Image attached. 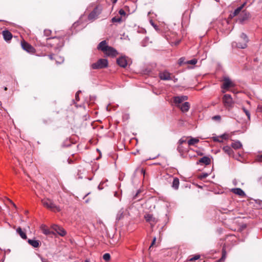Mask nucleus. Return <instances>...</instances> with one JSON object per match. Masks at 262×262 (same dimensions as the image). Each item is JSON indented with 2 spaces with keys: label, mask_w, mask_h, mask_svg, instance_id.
<instances>
[{
  "label": "nucleus",
  "mask_w": 262,
  "mask_h": 262,
  "mask_svg": "<svg viewBox=\"0 0 262 262\" xmlns=\"http://www.w3.org/2000/svg\"><path fill=\"white\" fill-rule=\"evenodd\" d=\"M208 174L207 173H202L201 175H200L199 176V178L202 179L206 178L207 177H208Z\"/></svg>",
  "instance_id": "40"
},
{
  "label": "nucleus",
  "mask_w": 262,
  "mask_h": 262,
  "mask_svg": "<svg viewBox=\"0 0 262 262\" xmlns=\"http://www.w3.org/2000/svg\"><path fill=\"white\" fill-rule=\"evenodd\" d=\"M179 180L177 178H175L173 180L172 187L173 189L177 190L179 188Z\"/></svg>",
  "instance_id": "23"
},
{
  "label": "nucleus",
  "mask_w": 262,
  "mask_h": 262,
  "mask_svg": "<svg viewBox=\"0 0 262 262\" xmlns=\"http://www.w3.org/2000/svg\"><path fill=\"white\" fill-rule=\"evenodd\" d=\"M242 110H243V112L245 113L246 116H247L248 119L249 120H250V113L249 111L248 110H247V108H246V107L244 106L242 107Z\"/></svg>",
  "instance_id": "30"
},
{
  "label": "nucleus",
  "mask_w": 262,
  "mask_h": 262,
  "mask_svg": "<svg viewBox=\"0 0 262 262\" xmlns=\"http://www.w3.org/2000/svg\"><path fill=\"white\" fill-rule=\"evenodd\" d=\"M108 61L106 59H100L96 62L91 64V68L93 69H100L107 67Z\"/></svg>",
  "instance_id": "2"
},
{
  "label": "nucleus",
  "mask_w": 262,
  "mask_h": 262,
  "mask_svg": "<svg viewBox=\"0 0 262 262\" xmlns=\"http://www.w3.org/2000/svg\"><path fill=\"white\" fill-rule=\"evenodd\" d=\"M51 31L50 30H49V29H45L44 30V35L47 36V37H49L51 34Z\"/></svg>",
  "instance_id": "35"
},
{
  "label": "nucleus",
  "mask_w": 262,
  "mask_h": 262,
  "mask_svg": "<svg viewBox=\"0 0 262 262\" xmlns=\"http://www.w3.org/2000/svg\"><path fill=\"white\" fill-rule=\"evenodd\" d=\"M108 47L109 46L107 45L106 41L105 40H103L99 43L97 49L102 51L104 53Z\"/></svg>",
  "instance_id": "12"
},
{
  "label": "nucleus",
  "mask_w": 262,
  "mask_h": 262,
  "mask_svg": "<svg viewBox=\"0 0 262 262\" xmlns=\"http://www.w3.org/2000/svg\"><path fill=\"white\" fill-rule=\"evenodd\" d=\"M57 63H61L64 61V58L62 57L56 56L55 58Z\"/></svg>",
  "instance_id": "29"
},
{
  "label": "nucleus",
  "mask_w": 262,
  "mask_h": 262,
  "mask_svg": "<svg viewBox=\"0 0 262 262\" xmlns=\"http://www.w3.org/2000/svg\"><path fill=\"white\" fill-rule=\"evenodd\" d=\"M247 104H250V102H249V101H247Z\"/></svg>",
  "instance_id": "53"
},
{
  "label": "nucleus",
  "mask_w": 262,
  "mask_h": 262,
  "mask_svg": "<svg viewBox=\"0 0 262 262\" xmlns=\"http://www.w3.org/2000/svg\"><path fill=\"white\" fill-rule=\"evenodd\" d=\"M200 256L199 255H195V256H193L191 258H190L189 260L190 261H194L196 260H198L200 258Z\"/></svg>",
  "instance_id": "37"
},
{
  "label": "nucleus",
  "mask_w": 262,
  "mask_h": 262,
  "mask_svg": "<svg viewBox=\"0 0 262 262\" xmlns=\"http://www.w3.org/2000/svg\"><path fill=\"white\" fill-rule=\"evenodd\" d=\"M16 232L19 234L20 236L23 239H27V237L26 233L22 230V229L20 227H18L16 229Z\"/></svg>",
  "instance_id": "24"
},
{
  "label": "nucleus",
  "mask_w": 262,
  "mask_h": 262,
  "mask_svg": "<svg viewBox=\"0 0 262 262\" xmlns=\"http://www.w3.org/2000/svg\"><path fill=\"white\" fill-rule=\"evenodd\" d=\"M146 222H148L151 226H154L158 222V219L154 217L152 214L147 213L144 215Z\"/></svg>",
  "instance_id": "5"
},
{
  "label": "nucleus",
  "mask_w": 262,
  "mask_h": 262,
  "mask_svg": "<svg viewBox=\"0 0 262 262\" xmlns=\"http://www.w3.org/2000/svg\"><path fill=\"white\" fill-rule=\"evenodd\" d=\"M124 212L125 210L123 208L121 209L117 214L116 220L118 221L121 220L124 216Z\"/></svg>",
  "instance_id": "22"
},
{
  "label": "nucleus",
  "mask_w": 262,
  "mask_h": 262,
  "mask_svg": "<svg viewBox=\"0 0 262 262\" xmlns=\"http://www.w3.org/2000/svg\"><path fill=\"white\" fill-rule=\"evenodd\" d=\"M188 97L186 96H176L174 97L173 101L176 105L178 107L180 106V104L185 100H187Z\"/></svg>",
  "instance_id": "6"
},
{
  "label": "nucleus",
  "mask_w": 262,
  "mask_h": 262,
  "mask_svg": "<svg viewBox=\"0 0 262 262\" xmlns=\"http://www.w3.org/2000/svg\"><path fill=\"white\" fill-rule=\"evenodd\" d=\"M240 38L243 40L242 42H237L233 41L231 46L232 48H237L240 49H245L247 47V43L249 41L248 36L244 33L241 34Z\"/></svg>",
  "instance_id": "1"
},
{
  "label": "nucleus",
  "mask_w": 262,
  "mask_h": 262,
  "mask_svg": "<svg viewBox=\"0 0 262 262\" xmlns=\"http://www.w3.org/2000/svg\"><path fill=\"white\" fill-rule=\"evenodd\" d=\"M234 86V84L229 78H225L224 82L222 88L224 89H228L230 87Z\"/></svg>",
  "instance_id": "9"
},
{
  "label": "nucleus",
  "mask_w": 262,
  "mask_h": 262,
  "mask_svg": "<svg viewBox=\"0 0 262 262\" xmlns=\"http://www.w3.org/2000/svg\"><path fill=\"white\" fill-rule=\"evenodd\" d=\"M156 237H155L154 238V239H153V241H152V243H151V245H150V247H151V246H152L155 244V242H156Z\"/></svg>",
  "instance_id": "45"
},
{
  "label": "nucleus",
  "mask_w": 262,
  "mask_h": 262,
  "mask_svg": "<svg viewBox=\"0 0 262 262\" xmlns=\"http://www.w3.org/2000/svg\"><path fill=\"white\" fill-rule=\"evenodd\" d=\"M53 43H57V46L56 47V48L58 49L59 48H61L63 46V41L62 39H60L58 38H53Z\"/></svg>",
  "instance_id": "19"
},
{
  "label": "nucleus",
  "mask_w": 262,
  "mask_h": 262,
  "mask_svg": "<svg viewBox=\"0 0 262 262\" xmlns=\"http://www.w3.org/2000/svg\"><path fill=\"white\" fill-rule=\"evenodd\" d=\"M250 16V13L246 11H243L242 15L240 16L239 21L242 23L247 20Z\"/></svg>",
  "instance_id": "17"
},
{
  "label": "nucleus",
  "mask_w": 262,
  "mask_h": 262,
  "mask_svg": "<svg viewBox=\"0 0 262 262\" xmlns=\"http://www.w3.org/2000/svg\"><path fill=\"white\" fill-rule=\"evenodd\" d=\"M81 91H78L77 92V93L75 95V98H76V99L77 100V101L79 100V96H78V94Z\"/></svg>",
  "instance_id": "44"
},
{
  "label": "nucleus",
  "mask_w": 262,
  "mask_h": 262,
  "mask_svg": "<svg viewBox=\"0 0 262 262\" xmlns=\"http://www.w3.org/2000/svg\"><path fill=\"white\" fill-rule=\"evenodd\" d=\"M199 142V140L196 138H191L187 141V143L188 145L191 146L194 145L195 144L198 143Z\"/></svg>",
  "instance_id": "21"
},
{
  "label": "nucleus",
  "mask_w": 262,
  "mask_h": 262,
  "mask_svg": "<svg viewBox=\"0 0 262 262\" xmlns=\"http://www.w3.org/2000/svg\"><path fill=\"white\" fill-rule=\"evenodd\" d=\"M48 208L53 211H59L60 210V208L56 205L53 202H51Z\"/></svg>",
  "instance_id": "25"
},
{
  "label": "nucleus",
  "mask_w": 262,
  "mask_h": 262,
  "mask_svg": "<svg viewBox=\"0 0 262 262\" xmlns=\"http://www.w3.org/2000/svg\"><path fill=\"white\" fill-rule=\"evenodd\" d=\"M150 24L154 27V28L156 30H158V26L154 23V22H153V21L152 20H150Z\"/></svg>",
  "instance_id": "41"
},
{
  "label": "nucleus",
  "mask_w": 262,
  "mask_h": 262,
  "mask_svg": "<svg viewBox=\"0 0 262 262\" xmlns=\"http://www.w3.org/2000/svg\"><path fill=\"white\" fill-rule=\"evenodd\" d=\"M117 0H112V2L114 4L116 3L117 2Z\"/></svg>",
  "instance_id": "50"
},
{
  "label": "nucleus",
  "mask_w": 262,
  "mask_h": 262,
  "mask_svg": "<svg viewBox=\"0 0 262 262\" xmlns=\"http://www.w3.org/2000/svg\"><path fill=\"white\" fill-rule=\"evenodd\" d=\"M159 77L163 80H169L171 79L170 73L167 71L160 72L159 73Z\"/></svg>",
  "instance_id": "8"
},
{
  "label": "nucleus",
  "mask_w": 262,
  "mask_h": 262,
  "mask_svg": "<svg viewBox=\"0 0 262 262\" xmlns=\"http://www.w3.org/2000/svg\"><path fill=\"white\" fill-rule=\"evenodd\" d=\"M226 252L225 251V250L224 249H223V251H222V256L221 258L220 259V261L224 260L226 258Z\"/></svg>",
  "instance_id": "36"
},
{
  "label": "nucleus",
  "mask_w": 262,
  "mask_h": 262,
  "mask_svg": "<svg viewBox=\"0 0 262 262\" xmlns=\"http://www.w3.org/2000/svg\"><path fill=\"white\" fill-rule=\"evenodd\" d=\"M242 9L241 6L236 8L233 12V16L237 15L241 11Z\"/></svg>",
  "instance_id": "32"
},
{
  "label": "nucleus",
  "mask_w": 262,
  "mask_h": 262,
  "mask_svg": "<svg viewBox=\"0 0 262 262\" xmlns=\"http://www.w3.org/2000/svg\"><path fill=\"white\" fill-rule=\"evenodd\" d=\"M140 190H138V191L136 192V194L134 196L133 198L134 199H137L138 198V195L140 193Z\"/></svg>",
  "instance_id": "43"
},
{
  "label": "nucleus",
  "mask_w": 262,
  "mask_h": 262,
  "mask_svg": "<svg viewBox=\"0 0 262 262\" xmlns=\"http://www.w3.org/2000/svg\"><path fill=\"white\" fill-rule=\"evenodd\" d=\"M122 21V18L121 17H114L112 18V21L113 23H120Z\"/></svg>",
  "instance_id": "31"
},
{
  "label": "nucleus",
  "mask_w": 262,
  "mask_h": 262,
  "mask_svg": "<svg viewBox=\"0 0 262 262\" xmlns=\"http://www.w3.org/2000/svg\"><path fill=\"white\" fill-rule=\"evenodd\" d=\"M214 141H220V140H217V139H216V138H215V139H214Z\"/></svg>",
  "instance_id": "52"
},
{
  "label": "nucleus",
  "mask_w": 262,
  "mask_h": 262,
  "mask_svg": "<svg viewBox=\"0 0 262 262\" xmlns=\"http://www.w3.org/2000/svg\"><path fill=\"white\" fill-rule=\"evenodd\" d=\"M187 64H195L197 63V60L196 59H193L190 60H188L186 62Z\"/></svg>",
  "instance_id": "33"
},
{
  "label": "nucleus",
  "mask_w": 262,
  "mask_h": 262,
  "mask_svg": "<svg viewBox=\"0 0 262 262\" xmlns=\"http://www.w3.org/2000/svg\"><path fill=\"white\" fill-rule=\"evenodd\" d=\"M247 2H244L241 6V7H242V8H243L245 6H246V5H247Z\"/></svg>",
  "instance_id": "47"
},
{
  "label": "nucleus",
  "mask_w": 262,
  "mask_h": 262,
  "mask_svg": "<svg viewBox=\"0 0 262 262\" xmlns=\"http://www.w3.org/2000/svg\"><path fill=\"white\" fill-rule=\"evenodd\" d=\"M49 57L50 59L51 60H53V55H49Z\"/></svg>",
  "instance_id": "48"
},
{
  "label": "nucleus",
  "mask_w": 262,
  "mask_h": 262,
  "mask_svg": "<svg viewBox=\"0 0 262 262\" xmlns=\"http://www.w3.org/2000/svg\"><path fill=\"white\" fill-rule=\"evenodd\" d=\"M28 243L33 248H38L41 244L40 242L38 240H36L34 239H29L28 240Z\"/></svg>",
  "instance_id": "16"
},
{
  "label": "nucleus",
  "mask_w": 262,
  "mask_h": 262,
  "mask_svg": "<svg viewBox=\"0 0 262 262\" xmlns=\"http://www.w3.org/2000/svg\"><path fill=\"white\" fill-rule=\"evenodd\" d=\"M117 62L118 65L123 68H125L127 64V62L125 57H121L117 59Z\"/></svg>",
  "instance_id": "14"
},
{
  "label": "nucleus",
  "mask_w": 262,
  "mask_h": 262,
  "mask_svg": "<svg viewBox=\"0 0 262 262\" xmlns=\"http://www.w3.org/2000/svg\"><path fill=\"white\" fill-rule=\"evenodd\" d=\"M186 142V140H184L183 139H181L180 140V144H183L184 143H185Z\"/></svg>",
  "instance_id": "46"
},
{
  "label": "nucleus",
  "mask_w": 262,
  "mask_h": 262,
  "mask_svg": "<svg viewBox=\"0 0 262 262\" xmlns=\"http://www.w3.org/2000/svg\"><path fill=\"white\" fill-rule=\"evenodd\" d=\"M12 204H13V205L15 207V205L13 203H12Z\"/></svg>",
  "instance_id": "54"
},
{
  "label": "nucleus",
  "mask_w": 262,
  "mask_h": 262,
  "mask_svg": "<svg viewBox=\"0 0 262 262\" xmlns=\"http://www.w3.org/2000/svg\"><path fill=\"white\" fill-rule=\"evenodd\" d=\"M223 101L226 107L230 108L233 106L234 102L230 95H224L223 98Z\"/></svg>",
  "instance_id": "4"
},
{
  "label": "nucleus",
  "mask_w": 262,
  "mask_h": 262,
  "mask_svg": "<svg viewBox=\"0 0 262 262\" xmlns=\"http://www.w3.org/2000/svg\"><path fill=\"white\" fill-rule=\"evenodd\" d=\"M224 23L227 25L228 24V21L226 20H224Z\"/></svg>",
  "instance_id": "49"
},
{
  "label": "nucleus",
  "mask_w": 262,
  "mask_h": 262,
  "mask_svg": "<svg viewBox=\"0 0 262 262\" xmlns=\"http://www.w3.org/2000/svg\"><path fill=\"white\" fill-rule=\"evenodd\" d=\"M222 92L223 93H225V91H223Z\"/></svg>",
  "instance_id": "55"
},
{
  "label": "nucleus",
  "mask_w": 262,
  "mask_h": 262,
  "mask_svg": "<svg viewBox=\"0 0 262 262\" xmlns=\"http://www.w3.org/2000/svg\"><path fill=\"white\" fill-rule=\"evenodd\" d=\"M53 229L60 235L63 236L66 235V231L61 227L54 225L53 226Z\"/></svg>",
  "instance_id": "11"
},
{
  "label": "nucleus",
  "mask_w": 262,
  "mask_h": 262,
  "mask_svg": "<svg viewBox=\"0 0 262 262\" xmlns=\"http://www.w3.org/2000/svg\"><path fill=\"white\" fill-rule=\"evenodd\" d=\"M212 119L214 120L219 121H220L221 117L220 115H216V116L212 117Z\"/></svg>",
  "instance_id": "38"
},
{
  "label": "nucleus",
  "mask_w": 262,
  "mask_h": 262,
  "mask_svg": "<svg viewBox=\"0 0 262 262\" xmlns=\"http://www.w3.org/2000/svg\"><path fill=\"white\" fill-rule=\"evenodd\" d=\"M43 233L46 235H48L50 234V232L49 229H45L42 231Z\"/></svg>",
  "instance_id": "42"
},
{
  "label": "nucleus",
  "mask_w": 262,
  "mask_h": 262,
  "mask_svg": "<svg viewBox=\"0 0 262 262\" xmlns=\"http://www.w3.org/2000/svg\"><path fill=\"white\" fill-rule=\"evenodd\" d=\"M231 191L235 194H237L240 196H244L246 195L245 192L239 188H233Z\"/></svg>",
  "instance_id": "15"
},
{
  "label": "nucleus",
  "mask_w": 262,
  "mask_h": 262,
  "mask_svg": "<svg viewBox=\"0 0 262 262\" xmlns=\"http://www.w3.org/2000/svg\"><path fill=\"white\" fill-rule=\"evenodd\" d=\"M225 152L228 155L231 156L233 152L232 148L229 146H225L223 148Z\"/></svg>",
  "instance_id": "27"
},
{
  "label": "nucleus",
  "mask_w": 262,
  "mask_h": 262,
  "mask_svg": "<svg viewBox=\"0 0 262 262\" xmlns=\"http://www.w3.org/2000/svg\"><path fill=\"white\" fill-rule=\"evenodd\" d=\"M178 107L180 108L182 112H185L189 110L190 108V104L188 102H185L182 105H180V106Z\"/></svg>",
  "instance_id": "18"
},
{
  "label": "nucleus",
  "mask_w": 262,
  "mask_h": 262,
  "mask_svg": "<svg viewBox=\"0 0 262 262\" xmlns=\"http://www.w3.org/2000/svg\"><path fill=\"white\" fill-rule=\"evenodd\" d=\"M232 147L235 149H239L242 146V144L239 141H236L234 142H233L231 144Z\"/></svg>",
  "instance_id": "26"
},
{
  "label": "nucleus",
  "mask_w": 262,
  "mask_h": 262,
  "mask_svg": "<svg viewBox=\"0 0 262 262\" xmlns=\"http://www.w3.org/2000/svg\"><path fill=\"white\" fill-rule=\"evenodd\" d=\"M119 13L121 16H125L126 15V13H125V11L123 9H120L119 11Z\"/></svg>",
  "instance_id": "39"
},
{
  "label": "nucleus",
  "mask_w": 262,
  "mask_h": 262,
  "mask_svg": "<svg viewBox=\"0 0 262 262\" xmlns=\"http://www.w3.org/2000/svg\"><path fill=\"white\" fill-rule=\"evenodd\" d=\"M2 105V103L0 102V105Z\"/></svg>",
  "instance_id": "57"
},
{
  "label": "nucleus",
  "mask_w": 262,
  "mask_h": 262,
  "mask_svg": "<svg viewBox=\"0 0 262 262\" xmlns=\"http://www.w3.org/2000/svg\"><path fill=\"white\" fill-rule=\"evenodd\" d=\"M107 56L115 57L118 54L117 51L113 47L109 46L104 52Z\"/></svg>",
  "instance_id": "7"
},
{
  "label": "nucleus",
  "mask_w": 262,
  "mask_h": 262,
  "mask_svg": "<svg viewBox=\"0 0 262 262\" xmlns=\"http://www.w3.org/2000/svg\"><path fill=\"white\" fill-rule=\"evenodd\" d=\"M41 202H42V205L45 207L48 208L52 201L49 199H43V200H42Z\"/></svg>",
  "instance_id": "28"
},
{
  "label": "nucleus",
  "mask_w": 262,
  "mask_h": 262,
  "mask_svg": "<svg viewBox=\"0 0 262 262\" xmlns=\"http://www.w3.org/2000/svg\"><path fill=\"white\" fill-rule=\"evenodd\" d=\"M260 158L262 160V155L260 156Z\"/></svg>",
  "instance_id": "56"
},
{
  "label": "nucleus",
  "mask_w": 262,
  "mask_h": 262,
  "mask_svg": "<svg viewBox=\"0 0 262 262\" xmlns=\"http://www.w3.org/2000/svg\"><path fill=\"white\" fill-rule=\"evenodd\" d=\"M210 159L206 156L201 158L199 161V163H202L205 164V165H209L210 163Z\"/></svg>",
  "instance_id": "20"
},
{
  "label": "nucleus",
  "mask_w": 262,
  "mask_h": 262,
  "mask_svg": "<svg viewBox=\"0 0 262 262\" xmlns=\"http://www.w3.org/2000/svg\"><path fill=\"white\" fill-rule=\"evenodd\" d=\"M21 45L22 48L29 53H32L34 51V49L30 45L26 42H22Z\"/></svg>",
  "instance_id": "10"
},
{
  "label": "nucleus",
  "mask_w": 262,
  "mask_h": 262,
  "mask_svg": "<svg viewBox=\"0 0 262 262\" xmlns=\"http://www.w3.org/2000/svg\"><path fill=\"white\" fill-rule=\"evenodd\" d=\"M4 89L5 91H7V87H4Z\"/></svg>",
  "instance_id": "51"
},
{
  "label": "nucleus",
  "mask_w": 262,
  "mask_h": 262,
  "mask_svg": "<svg viewBox=\"0 0 262 262\" xmlns=\"http://www.w3.org/2000/svg\"><path fill=\"white\" fill-rule=\"evenodd\" d=\"M111 256L109 253H105L103 256V258L105 261H108L110 259Z\"/></svg>",
  "instance_id": "34"
},
{
  "label": "nucleus",
  "mask_w": 262,
  "mask_h": 262,
  "mask_svg": "<svg viewBox=\"0 0 262 262\" xmlns=\"http://www.w3.org/2000/svg\"><path fill=\"white\" fill-rule=\"evenodd\" d=\"M2 34L4 40L6 41H10L12 38V34L10 31L8 30L3 31Z\"/></svg>",
  "instance_id": "13"
},
{
  "label": "nucleus",
  "mask_w": 262,
  "mask_h": 262,
  "mask_svg": "<svg viewBox=\"0 0 262 262\" xmlns=\"http://www.w3.org/2000/svg\"><path fill=\"white\" fill-rule=\"evenodd\" d=\"M102 8L100 6H97L90 13L88 16V19L90 20L93 21L96 19L98 15L101 13Z\"/></svg>",
  "instance_id": "3"
}]
</instances>
